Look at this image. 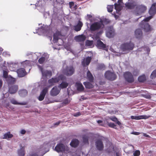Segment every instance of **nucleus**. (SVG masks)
I'll return each mask as SVG.
<instances>
[{
    "label": "nucleus",
    "instance_id": "2f4dec72",
    "mask_svg": "<svg viewBox=\"0 0 156 156\" xmlns=\"http://www.w3.org/2000/svg\"><path fill=\"white\" fill-rule=\"evenodd\" d=\"M122 0H118V3H115L114 4L115 9L116 11H119L120 10V5L121 3L122 2Z\"/></svg>",
    "mask_w": 156,
    "mask_h": 156
},
{
    "label": "nucleus",
    "instance_id": "79ce46f5",
    "mask_svg": "<svg viewBox=\"0 0 156 156\" xmlns=\"http://www.w3.org/2000/svg\"><path fill=\"white\" fill-rule=\"evenodd\" d=\"M8 70L6 69L5 70H3V76L4 77L7 79L8 77Z\"/></svg>",
    "mask_w": 156,
    "mask_h": 156
},
{
    "label": "nucleus",
    "instance_id": "e2e57ef3",
    "mask_svg": "<svg viewBox=\"0 0 156 156\" xmlns=\"http://www.w3.org/2000/svg\"><path fill=\"white\" fill-rule=\"evenodd\" d=\"M142 134H143V136H145L147 137H150V136L148 135L146 133H142Z\"/></svg>",
    "mask_w": 156,
    "mask_h": 156
},
{
    "label": "nucleus",
    "instance_id": "423d86ee",
    "mask_svg": "<svg viewBox=\"0 0 156 156\" xmlns=\"http://www.w3.org/2000/svg\"><path fill=\"white\" fill-rule=\"evenodd\" d=\"M147 8L146 6L143 5H136L134 13L136 16L140 15L146 10Z\"/></svg>",
    "mask_w": 156,
    "mask_h": 156
},
{
    "label": "nucleus",
    "instance_id": "393cba45",
    "mask_svg": "<svg viewBox=\"0 0 156 156\" xmlns=\"http://www.w3.org/2000/svg\"><path fill=\"white\" fill-rule=\"evenodd\" d=\"M17 153L19 156H24L25 153L24 147L20 146V148L18 150Z\"/></svg>",
    "mask_w": 156,
    "mask_h": 156
},
{
    "label": "nucleus",
    "instance_id": "f704fd0d",
    "mask_svg": "<svg viewBox=\"0 0 156 156\" xmlns=\"http://www.w3.org/2000/svg\"><path fill=\"white\" fill-rule=\"evenodd\" d=\"M27 91L26 90H23L19 91V94L21 97H24L27 94Z\"/></svg>",
    "mask_w": 156,
    "mask_h": 156
},
{
    "label": "nucleus",
    "instance_id": "6e6552de",
    "mask_svg": "<svg viewBox=\"0 0 156 156\" xmlns=\"http://www.w3.org/2000/svg\"><path fill=\"white\" fill-rule=\"evenodd\" d=\"M65 79V77L62 75L59 76L53 77L48 80V83L51 85H54L56 83L58 82L60 80H63Z\"/></svg>",
    "mask_w": 156,
    "mask_h": 156
},
{
    "label": "nucleus",
    "instance_id": "473e14b6",
    "mask_svg": "<svg viewBox=\"0 0 156 156\" xmlns=\"http://www.w3.org/2000/svg\"><path fill=\"white\" fill-rule=\"evenodd\" d=\"M68 85V83L66 82L62 81L58 86V87L60 89L66 88Z\"/></svg>",
    "mask_w": 156,
    "mask_h": 156
},
{
    "label": "nucleus",
    "instance_id": "0e129e2a",
    "mask_svg": "<svg viewBox=\"0 0 156 156\" xmlns=\"http://www.w3.org/2000/svg\"><path fill=\"white\" fill-rule=\"evenodd\" d=\"M80 115V113L78 112L77 113H75V114H74V115L75 116H78Z\"/></svg>",
    "mask_w": 156,
    "mask_h": 156
},
{
    "label": "nucleus",
    "instance_id": "5fc2aeb1",
    "mask_svg": "<svg viewBox=\"0 0 156 156\" xmlns=\"http://www.w3.org/2000/svg\"><path fill=\"white\" fill-rule=\"evenodd\" d=\"M108 125L109 127L114 128H115V127H116V125L114 123H108Z\"/></svg>",
    "mask_w": 156,
    "mask_h": 156
},
{
    "label": "nucleus",
    "instance_id": "a18cd8bd",
    "mask_svg": "<svg viewBox=\"0 0 156 156\" xmlns=\"http://www.w3.org/2000/svg\"><path fill=\"white\" fill-rule=\"evenodd\" d=\"M156 77V70L153 71L151 75V78L152 79Z\"/></svg>",
    "mask_w": 156,
    "mask_h": 156
},
{
    "label": "nucleus",
    "instance_id": "052dcab7",
    "mask_svg": "<svg viewBox=\"0 0 156 156\" xmlns=\"http://www.w3.org/2000/svg\"><path fill=\"white\" fill-rule=\"evenodd\" d=\"M26 131L24 129H22L20 132V133L22 134H24L26 133Z\"/></svg>",
    "mask_w": 156,
    "mask_h": 156
},
{
    "label": "nucleus",
    "instance_id": "4be33fe9",
    "mask_svg": "<svg viewBox=\"0 0 156 156\" xmlns=\"http://www.w3.org/2000/svg\"><path fill=\"white\" fill-rule=\"evenodd\" d=\"M86 37L83 35L75 36V40L77 42H83L86 39Z\"/></svg>",
    "mask_w": 156,
    "mask_h": 156
},
{
    "label": "nucleus",
    "instance_id": "8fccbe9b",
    "mask_svg": "<svg viewBox=\"0 0 156 156\" xmlns=\"http://www.w3.org/2000/svg\"><path fill=\"white\" fill-rule=\"evenodd\" d=\"M140 154V152L139 150H136L133 153V156H139Z\"/></svg>",
    "mask_w": 156,
    "mask_h": 156
},
{
    "label": "nucleus",
    "instance_id": "de8ad7c7",
    "mask_svg": "<svg viewBox=\"0 0 156 156\" xmlns=\"http://www.w3.org/2000/svg\"><path fill=\"white\" fill-rule=\"evenodd\" d=\"M45 58L44 57H42L38 60V62L40 64H42L45 61Z\"/></svg>",
    "mask_w": 156,
    "mask_h": 156
},
{
    "label": "nucleus",
    "instance_id": "338daca9",
    "mask_svg": "<svg viewBox=\"0 0 156 156\" xmlns=\"http://www.w3.org/2000/svg\"><path fill=\"white\" fill-rule=\"evenodd\" d=\"M30 156H38V154L36 153L32 154L30 155Z\"/></svg>",
    "mask_w": 156,
    "mask_h": 156
},
{
    "label": "nucleus",
    "instance_id": "9b49d317",
    "mask_svg": "<svg viewBox=\"0 0 156 156\" xmlns=\"http://www.w3.org/2000/svg\"><path fill=\"white\" fill-rule=\"evenodd\" d=\"M136 3L133 0H129L125 4V7L127 9H132L136 6Z\"/></svg>",
    "mask_w": 156,
    "mask_h": 156
},
{
    "label": "nucleus",
    "instance_id": "680f3d73",
    "mask_svg": "<svg viewBox=\"0 0 156 156\" xmlns=\"http://www.w3.org/2000/svg\"><path fill=\"white\" fill-rule=\"evenodd\" d=\"M99 67L101 69H104L105 68V66L103 64H101L100 65Z\"/></svg>",
    "mask_w": 156,
    "mask_h": 156
},
{
    "label": "nucleus",
    "instance_id": "7ed1b4c3",
    "mask_svg": "<svg viewBox=\"0 0 156 156\" xmlns=\"http://www.w3.org/2000/svg\"><path fill=\"white\" fill-rule=\"evenodd\" d=\"M45 0H38L37 2L35 5V7L40 12L43 13L44 16L46 12L45 11ZM46 13L48 14V13L46 12Z\"/></svg>",
    "mask_w": 156,
    "mask_h": 156
},
{
    "label": "nucleus",
    "instance_id": "58836bf2",
    "mask_svg": "<svg viewBox=\"0 0 156 156\" xmlns=\"http://www.w3.org/2000/svg\"><path fill=\"white\" fill-rule=\"evenodd\" d=\"M13 136L12 134H11L10 132H8L5 133L4 135L3 139L10 138H12Z\"/></svg>",
    "mask_w": 156,
    "mask_h": 156
},
{
    "label": "nucleus",
    "instance_id": "4d7b16f0",
    "mask_svg": "<svg viewBox=\"0 0 156 156\" xmlns=\"http://www.w3.org/2000/svg\"><path fill=\"white\" fill-rule=\"evenodd\" d=\"M110 119L112 121L115 122H116L117 121V119L115 117H112L110 118Z\"/></svg>",
    "mask_w": 156,
    "mask_h": 156
},
{
    "label": "nucleus",
    "instance_id": "39448f33",
    "mask_svg": "<svg viewBox=\"0 0 156 156\" xmlns=\"http://www.w3.org/2000/svg\"><path fill=\"white\" fill-rule=\"evenodd\" d=\"M55 150L58 152H62V153H66L69 150L68 147L62 144H59L55 147Z\"/></svg>",
    "mask_w": 156,
    "mask_h": 156
},
{
    "label": "nucleus",
    "instance_id": "bf43d9fd",
    "mask_svg": "<svg viewBox=\"0 0 156 156\" xmlns=\"http://www.w3.org/2000/svg\"><path fill=\"white\" fill-rule=\"evenodd\" d=\"M140 133L139 132H132L131 133V134H134V135H139Z\"/></svg>",
    "mask_w": 156,
    "mask_h": 156
},
{
    "label": "nucleus",
    "instance_id": "ddd939ff",
    "mask_svg": "<svg viewBox=\"0 0 156 156\" xmlns=\"http://www.w3.org/2000/svg\"><path fill=\"white\" fill-rule=\"evenodd\" d=\"M124 76L126 80L128 82L132 83L134 81L133 76L131 73L126 72L124 73Z\"/></svg>",
    "mask_w": 156,
    "mask_h": 156
},
{
    "label": "nucleus",
    "instance_id": "c85d7f7f",
    "mask_svg": "<svg viewBox=\"0 0 156 156\" xmlns=\"http://www.w3.org/2000/svg\"><path fill=\"white\" fill-rule=\"evenodd\" d=\"M79 144V140L76 139H73L70 143V145L73 147H76Z\"/></svg>",
    "mask_w": 156,
    "mask_h": 156
},
{
    "label": "nucleus",
    "instance_id": "1a4fd4ad",
    "mask_svg": "<svg viewBox=\"0 0 156 156\" xmlns=\"http://www.w3.org/2000/svg\"><path fill=\"white\" fill-rule=\"evenodd\" d=\"M38 67L39 70L41 72L42 76L43 77H50L52 75V72L50 70H44L42 67L40 65H38Z\"/></svg>",
    "mask_w": 156,
    "mask_h": 156
},
{
    "label": "nucleus",
    "instance_id": "ea45409f",
    "mask_svg": "<svg viewBox=\"0 0 156 156\" xmlns=\"http://www.w3.org/2000/svg\"><path fill=\"white\" fill-rule=\"evenodd\" d=\"M146 80V77L145 75L140 76L138 78V81L140 82H143Z\"/></svg>",
    "mask_w": 156,
    "mask_h": 156
},
{
    "label": "nucleus",
    "instance_id": "f8f14e48",
    "mask_svg": "<svg viewBox=\"0 0 156 156\" xmlns=\"http://www.w3.org/2000/svg\"><path fill=\"white\" fill-rule=\"evenodd\" d=\"M115 35L114 30L112 26L107 27L106 30V35L108 38H111L114 37Z\"/></svg>",
    "mask_w": 156,
    "mask_h": 156
},
{
    "label": "nucleus",
    "instance_id": "412c9836",
    "mask_svg": "<svg viewBox=\"0 0 156 156\" xmlns=\"http://www.w3.org/2000/svg\"><path fill=\"white\" fill-rule=\"evenodd\" d=\"M91 59V57L88 56L86 58H84L82 62V64L83 66H88L90 62Z\"/></svg>",
    "mask_w": 156,
    "mask_h": 156
},
{
    "label": "nucleus",
    "instance_id": "f03ea898",
    "mask_svg": "<svg viewBox=\"0 0 156 156\" xmlns=\"http://www.w3.org/2000/svg\"><path fill=\"white\" fill-rule=\"evenodd\" d=\"M104 25L102 21L94 22L90 24V31L92 33H95L97 37H99L103 32Z\"/></svg>",
    "mask_w": 156,
    "mask_h": 156
},
{
    "label": "nucleus",
    "instance_id": "6ab92c4d",
    "mask_svg": "<svg viewBox=\"0 0 156 156\" xmlns=\"http://www.w3.org/2000/svg\"><path fill=\"white\" fill-rule=\"evenodd\" d=\"M18 76L19 77H22L24 76L27 74L25 70L23 68H20L16 71Z\"/></svg>",
    "mask_w": 156,
    "mask_h": 156
},
{
    "label": "nucleus",
    "instance_id": "72a5a7b5",
    "mask_svg": "<svg viewBox=\"0 0 156 156\" xmlns=\"http://www.w3.org/2000/svg\"><path fill=\"white\" fill-rule=\"evenodd\" d=\"M60 33H56L53 35V42L55 43L56 42L58 39L59 38Z\"/></svg>",
    "mask_w": 156,
    "mask_h": 156
},
{
    "label": "nucleus",
    "instance_id": "0eeeda50",
    "mask_svg": "<svg viewBox=\"0 0 156 156\" xmlns=\"http://www.w3.org/2000/svg\"><path fill=\"white\" fill-rule=\"evenodd\" d=\"M48 26L43 25L38 29H36V32H34V33H38L39 35H47L48 31Z\"/></svg>",
    "mask_w": 156,
    "mask_h": 156
},
{
    "label": "nucleus",
    "instance_id": "20e7f679",
    "mask_svg": "<svg viewBox=\"0 0 156 156\" xmlns=\"http://www.w3.org/2000/svg\"><path fill=\"white\" fill-rule=\"evenodd\" d=\"M134 47V44L129 42L122 44L121 45L120 48L123 51L128 52L129 51L132 50Z\"/></svg>",
    "mask_w": 156,
    "mask_h": 156
},
{
    "label": "nucleus",
    "instance_id": "f3484780",
    "mask_svg": "<svg viewBox=\"0 0 156 156\" xmlns=\"http://www.w3.org/2000/svg\"><path fill=\"white\" fill-rule=\"evenodd\" d=\"M48 88L45 87L41 91L40 95L38 97V100L40 101H42L44 99L45 94L48 92Z\"/></svg>",
    "mask_w": 156,
    "mask_h": 156
},
{
    "label": "nucleus",
    "instance_id": "a211bd4d",
    "mask_svg": "<svg viewBox=\"0 0 156 156\" xmlns=\"http://www.w3.org/2000/svg\"><path fill=\"white\" fill-rule=\"evenodd\" d=\"M150 117V115H143L139 116H131V118L132 119L135 120H140L141 119H147Z\"/></svg>",
    "mask_w": 156,
    "mask_h": 156
},
{
    "label": "nucleus",
    "instance_id": "4468645a",
    "mask_svg": "<svg viewBox=\"0 0 156 156\" xmlns=\"http://www.w3.org/2000/svg\"><path fill=\"white\" fill-rule=\"evenodd\" d=\"M61 89L57 86L54 87L50 92V95L52 96H55L58 95L60 92Z\"/></svg>",
    "mask_w": 156,
    "mask_h": 156
},
{
    "label": "nucleus",
    "instance_id": "c03bdc74",
    "mask_svg": "<svg viewBox=\"0 0 156 156\" xmlns=\"http://www.w3.org/2000/svg\"><path fill=\"white\" fill-rule=\"evenodd\" d=\"M92 15L89 14H87V16H85V18L87 20H89L91 22L92 21Z\"/></svg>",
    "mask_w": 156,
    "mask_h": 156
},
{
    "label": "nucleus",
    "instance_id": "f257e3e1",
    "mask_svg": "<svg viewBox=\"0 0 156 156\" xmlns=\"http://www.w3.org/2000/svg\"><path fill=\"white\" fill-rule=\"evenodd\" d=\"M149 12L150 16L144 19L139 24V26L143 28L146 32H149L151 30L150 26L147 22L156 13V2L152 4L149 10Z\"/></svg>",
    "mask_w": 156,
    "mask_h": 156
},
{
    "label": "nucleus",
    "instance_id": "69168bd1",
    "mask_svg": "<svg viewBox=\"0 0 156 156\" xmlns=\"http://www.w3.org/2000/svg\"><path fill=\"white\" fill-rule=\"evenodd\" d=\"M60 121H58L57 122H56L54 124V125L55 126H58L60 123Z\"/></svg>",
    "mask_w": 156,
    "mask_h": 156
},
{
    "label": "nucleus",
    "instance_id": "6e6d98bb",
    "mask_svg": "<svg viewBox=\"0 0 156 156\" xmlns=\"http://www.w3.org/2000/svg\"><path fill=\"white\" fill-rule=\"evenodd\" d=\"M30 55L33 56H37V55L35 54V53L33 54V53L31 52H28L27 54V56H29Z\"/></svg>",
    "mask_w": 156,
    "mask_h": 156
},
{
    "label": "nucleus",
    "instance_id": "b1692460",
    "mask_svg": "<svg viewBox=\"0 0 156 156\" xmlns=\"http://www.w3.org/2000/svg\"><path fill=\"white\" fill-rule=\"evenodd\" d=\"M135 36L136 38H140L142 36V32L140 29H136L135 31Z\"/></svg>",
    "mask_w": 156,
    "mask_h": 156
},
{
    "label": "nucleus",
    "instance_id": "4c0bfd02",
    "mask_svg": "<svg viewBox=\"0 0 156 156\" xmlns=\"http://www.w3.org/2000/svg\"><path fill=\"white\" fill-rule=\"evenodd\" d=\"M83 84L86 88L90 89L93 87V85L89 82H84Z\"/></svg>",
    "mask_w": 156,
    "mask_h": 156
},
{
    "label": "nucleus",
    "instance_id": "9d476101",
    "mask_svg": "<svg viewBox=\"0 0 156 156\" xmlns=\"http://www.w3.org/2000/svg\"><path fill=\"white\" fill-rule=\"evenodd\" d=\"M105 76L107 80L111 81L115 80L116 78V74L109 71H108L106 72Z\"/></svg>",
    "mask_w": 156,
    "mask_h": 156
},
{
    "label": "nucleus",
    "instance_id": "cd10ccee",
    "mask_svg": "<svg viewBox=\"0 0 156 156\" xmlns=\"http://www.w3.org/2000/svg\"><path fill=\"white\" fill-rule=\"evenodd\" d=\"M31 61L26 60L21 62V64L22 66L25 67L27 66H31Z\"/></svg>",
    "mask_w": 156,
    "mask_h": 156
},
{
    "label": "nucleus",
    "instance_id": "a19ab883",
    "mask_svg": "<svg viewBox=\"0 0 156 156\" xmlns=\"http://www.w3.org/2000/svg\"><path fill=\"white\" fill-rule=\"evenodd\" d=\"M83 142L84 144H88V137L86 135H84L83 136Z\"/></svg>",
    "mask_w": 156,
    "mask_h": 156
},
{
    "label": "nucleus",
    "instance_id": "864d4df0",
    "mask_svg": "<svg viewBox=\"0 0 156 156\" xmlns=\"http://www.w3.org/2000/svg\"><path fill=\"white\" fill-rule=\"evenodd\" d=\"M2 55L5 57H8L10 56L9 53L7 51H4L2 53Z\"/></svg>",
    "mask_w": 156,
    "mask_h": 156
},
{
    "label": "nucleus",
    "instance_id": "aec40b11",
    "mask_svg": "<svg viewBox=\"0 0 156 156\" xmlns=\"http://www.w3.org/2000/svg\"><path fill=\"white\" fill-rule=\"evenodd\" d=\"M18 87L17 85H12L9 87V92L11 94L15 93L18 90Z\"/></svg>",
    "mask_w": 156,
    "mask_h": 156
},
{
    "label": "nucleus",
    "instance_id": "603ef678",
    "mask_svg": "<svg viewBox=\"0 0 156 156\" xmlns=\"http://www.w3.org/2000/svg\"><path fill=\"white\" fill-rule=\"evenodd\" d=\"M74 4L73 2H69V6L70 8H74L75 9H76V6H74Z\"/></svg>",
    "mask_w": 156,
    "mask_h": 156
},
{
    "label": "nucleus",
    "instance_id": "09e8293b",
    "mask_svg": "<svg viewBox=\"0 0 156 156\" xmlns=\"http://www.w3.org/2000/svg\"><path fill=\"white\" fill-rule=\"evenodd\" d=\"M47 146V145H46L45 144H44L43 145L40 146L39 151H41L44 150L46 148Z\"/></svg>",
    "mask_w": 156,
    "mask_h": 156
},
{
    "label": "nucleus",
    "instance_id": "3c124183",
    "mask_svg": "<svg viewBox=\"0 0 156 156\" xmlns=\"http://www.w3.org/2000/svg\"><path fill=\"white\" fill-rule=\"evenodd\" d=\"M93 44L92 41H87L86 42V45L87 46H91Z\"/></svg>",
    "mask_w": 156,
    "mask_h": 156
},
{
    "label": "nucleus",
    "instance_id": "bb28decb",
    "mask_svg": "<svg viewBox=\"0 0 156 156\" xmlns=\"http://www.w3.org/2000/svg\"><path fill=\"white\" fill-rule=\"evenodd\" d=\"M83 26V23L79 21L77 25L74 27V30L76 31H79L81 29Z\"/></svg>",
    "mask_w": 156,
    "mask_h": 156
},
{
    "label": "nucleus",
    "instance_id": "5701e85b",
    "mask_svg": "<svg viewBox=\"0 0 156 156\" xmlns=\"http://www.w3.org/2000/svg\"><path fill=\"white\" fill-rule=\"evenodd\" d=\"M6 80L9 87L12 85H11L14 84L16 81L15 78L12 77L11 76H9L8 78L6 79Z\"/></svg>",
    "mask_w": 156,
    "mask_h": 156
},
{
    "label": "nucleus",
    "instance_id": "7c9ffc66",
    "mask_svg": "<svg viewBox=\"0 0 156 156\" xmlns=\"http://www.w3.org/2000/svg\"><path fill=\"white\" fill-rule=\"evenodd\" d=\"M76 86L77 90L81 91L84 90V87L82 84L80 82H76Z\"/></svg>",
    "mask_w": 156,
    "mask_h": 156
},
{
    "label": "nucleus",
    "instance_id": "c9c22d12",
    "mask_svg": "<svg viewBox=\"0 0 156 156\" xmlns=\"http://www.w3.org/2000/svg\"><path fill=\"white\" fill-rule=\"evenodd\" d=\"M87 77L90 81H93V77L89 71H88L87 72Z\"/></svg>",
    "mask_w": 156,
    "mask_h": 156
},
{
    "label": "nucleus",
    "instance_id": "49530a36",
    "mask_svg": "<svg viewBox=\"0 0 156 156\" xmlns=\"http://www.w3.org/2000/svg\"><path fill=\"white\" fill-rule=\"evenodd\" d=\"M70 101V99L69 98H68L63 100V103L65 105L68 104Z\"/></svg>",
    "mask_w": 156,
    "mask_h": 156
},
{
    "label": "nucleus",
    "instance_id": "a878e982",
    "mask_svg": "<svg viewBox=\"0 0 156 156\" xmlns=\"http://www.w3.org/2000/svg\"><path fill=\"white\" fill-rule=\"evenodd\" d=\"M18 66V63L14 62L11 63L9 66V68L10 70L14 71Z\"/></svg>",
    "mask_w": 156,
    "mask_h": 156
},
{
    "label": "nucleus",
    "instance_id": "c756f323",
    "mask_svg": "<svg viewBox=\"0 0 156 156\" xmlns=\"http://www.w3.org/2000/svg\"><path fill=\"white\" fill-rule=\"evenodd\" d=\"M96 46L99 48H105V45L100 40L97 41Z\"/></svg>",
    "mask_w": 156,
    "mask_h": 156
},
{
    "label": "nucleus",
    "instance_id": "2eb2a0df",
    "mask_svg": "<svg viewBox=\"0 0 156 156\" xmlns=\"http://www.w3.org/2000/svg\"><path fill=\"white\" fill-rule=\"evenodd\" d=\"M74 69L72 66H67L64 71L65 74L67 76H71L73 74Z\"/></svg>",
    "mask_w": 156,
    "mask_h": 156
},
{
    "label": "nucleus",
    "instance_id": "13d9d810",
    "mask_svg": "<svg viewBox=\"0 0 156 156\" xmlns=\"http://www.w3.org/2000/svg\"><path fill=\"white\" fill-rule=\"evenodd\" d=\"M142 95L145 98H146L149 99L151 98L150 96L149 95L142 94Z\"/></svg>",
    "mask_w": 156,
    "mask_h": 156
},
{
    "label": "nucleus",
    "instance_id": "774afa93",
    "mask_svg": "<svg viewBox=\"0 0 156 156\" xmlns=\"http://www.w3.org/2000/svg\"><path fill=\"white\" fill-rule=\"evenodd\" d=\"M116 122L117 124L119 126H120L121 125V123H120V122L119 121H118V120Z\"/></svg>",
    "mask_w": 156,
    "mask_h": 156
},
{
    "label": "nucleus",
    "instance_id": "e433bc0d",
    "mask_svg": "<svg viewBox=\"0 0 156 156\" xmlns=\"http://www.w3.org/2000/svg\"><path fill=\"white\" fill-rule=\"evenodd\" d=\"M10 101L12 104L14 105H25L26 104V103L24 102L22 103H18L16 100L13 99H11Z\"/></svg>",
    "mask_w": 156,
    "mask_h": 156
},
{
    "label": "nucleus",
    "instance_id": "dca6fc26",
    "mask_svg": "<svg viewBox=\"0 0 156 156\" xmlns=\"http://www.w3.org/2000/svg\"><path fill=\"white\" fill-rule=\"evenodd\" d=\"M95 145L97 149L99 151H102L103 150L104 145L102 141L98 139L95 142Z\"/></svg>",
    "mask_w": 156,
    "mask_h": 156
},
{
    "label": "nucleus",
    "instance_id": "37998d69",
    "mask_svg": "<svg viewBox=\"0 0 156 156\" xmlns=\"http://www.w3.org/2000/svg\"><path fill=\"white\" fill-rule=\"evenodd\" d=\"M113 8V5H108L107 7L108 11L109 12H112Z\"/></svg>",
    "mask_w": 156,
    "mask_h": 156
}]
</instances>
